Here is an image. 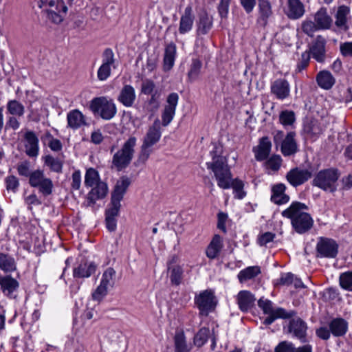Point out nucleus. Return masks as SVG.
Instances as JSON below:
<instances>
[{"label":"nucleus","mask_w":352,"mask_h":352,"mask_svg":"<svg viewBox=\"0 0 352 352\" xmlns=\"http://www.w3.org/2000/svg\"><path fill=\"white\" fill-rule=\"evenodd\" d=\"M223 239L219 234H215L207 247L206 254L208 258L214 259L218 256L222 248Z\"/></svg>","instance_id":"7c9ffc66"},{"label":"nucleus","mask_w":352,"mask_h":352,"mask_svg":"<svg viewBox=\"0 0 352 352\" xmlns=\"http://www.w3.org/2000/svg\"><path fill=\"white\" fill-rule=\"evenodd\" d=\"M178 100L179 96L177 93H171L168 96L166 104L162 114V124L163 126H168L173 120L175 115Z\"/></svg>","instance_id":"ddd939ff"},{"label":"nucleus","mask_w":352,"mask_h":352,"mask_svg":"<svg viewBox=\"0 0 352 352\" xmlns=\"http://www.w3.org/2000/svg\"><path fill=\"white\" fill-rule=\"evenodd\" d=\"M286 186L280 183L272 186L271 201L278 205L287 203L289 201V195L285 194Z\"/></svg>","instance_id":"c85d7f7f"},{"label":"nucleus","mask_w":352,"mask_h":352,"mask_svg":"<svg viewBox=\"0 0 352 352\" xmlns=\"http://www.w3.org/2000/svg\"><path fill=\"white\" fill-rule=\"evenodd\" d=\"M329 329L334 336H342L344 335L347 331L348 323L342 318H335L330 322Z\"/></svg>","instance_id":"c9c22d12"},{"label":"nucleus","mask_w":352,"mask_h":352,"mask_svg":"<svg viewBox=\"0 0 352 352\" xmlns=\"http://www.w3.org/2000/svg\"><path fill=\"white\" fill-rule=\"evenodd\" d=\"M271 93L278 100L287 98L290 94V85L288 81L283 78H278L271 84Z\"/></svg>","instance_id":"f3484780"},{"label":"nucleus","mask_w":352,"mask_h":352,"mask_svg":"<svg viewBox=\"0 0 352 352\" xmlns=\"http://www.w3.org/2000/svg\"><path fill=\"white\" fill-rule=\"evenodd\" d=\"M314 22L319 30H328L332 24V19L324 8L319 9L314 14Z\"/></svg>","instance_id":"c756f323"},{"label":"nucleus","mask_w":352,"mask_h":352,"mask_svg":"<svg viewBox=\"0 0 352 352\" xmlns=\"http://www.w3.org/2000/svg\"><path fill=\"white\" fill-rule=\"evenodd\" d=\"M100 180L99 173L94 168H89L87 170L85 175V186L87 188L93 187Z\"/></svg>","instance_id":"79ce46f5"},{"label":"nucleus","mask_w":352,"mask_h":352,"mask_svg":"<svg viewBox=\"0 0 352 352\" xmlns=\"http://www.w3.org/2000/svg\"><path fill=\"white\" fill-rule=\"evenodd\" d=\"M195 21V15L193 14L192 8L188 5L182 14L179 21V26L178 31L180 34H185L190 32L192 30Z\"/></svg>","instance_id":"dca6fc26"},{"label":"nucleus","mask_w":352,"mask_h":352,"mask_svg":"<svg viewBox=\"0 0 352 352\" xmlns=\"http://www.w3.org/2000/svg\"><path fill=\"white\" fill-rule=\"evenodd\" d=\"M0 269L5 272H11L16 270V263L11 256L0 253Z\"/></svg>","instance_id":"ea45409f"},{"label":"nucleus","mask_w":352,"mask_h":352,"mask_svg":"<svg viewBox=\"0 0 352 352\" xmlns=\"http://www.w3.org/2000/svg\"><path fill=\"white\" fill-rule=\"evenodd\" d=\"M258 16L257 23L262 27H265L268 21L273 16L272 6L269 0L258 1Z\"/></svg>","instance_id":"a211bd4d"},{"label":"nucleus","mask_w":352,"mask_h":352,"mask_svg":"<svg viewBox=\"0 0 352 352\" xmlns=\"http://www.w3.org/2000/svg\"><path fill=\"white\" fill-rule=\"evenodd\" d=\"M294 137L295 133L289 132L282 142L280 151L285 157L293 155L298 151V146Z\"/></svg>","instance_id":"a878e982"},{"label":"nucleus","mask_w":352,"mask_h":352,"mask_svg":"<svg viewBox=\"0 0 352 352\" xmlns=\"http://www.w3.org/2000/svg\"><path fill=\"white\" fill-rule=\"evenodd\" d=\"M175 352H189L190 347L187 344L184 331L176 332L174 337Z\"/></svg>","instance_id":"4c0bfd02"},{"label":"nucleus","mask_w":352,"mask_h":352,"mask_svg":"<svg viewBox=\"0 0 352 352\" xmlns=\"http://www.w3.org/2000/svg\"><path fill=\"white\" fill-rule=\"evenodd\" d=\"M105 66L111 67L116 69L118 67V62L115 58V54L111 48H106L102 54V64Z\"/></svg>","instance_id":"c03bdc74"},{"label":"nucleus","mask_w":352,"mask_h":352,"mask_svg":"<svg viewBox=\"0 0 352 352\" xmlns=\"http://www.w3.org/2000/svg\"><path fill=\"white\" fill-rule=\"evenodd\" d=\"M136 99L135 90L131 85H125L120 90L118 101L125 107H131Z\"/></svg>","instance_id":"412c9836"},{"label":"nucleus","mask_w":352,"mask_h":352,"mask_svg":"<svg viewBox=\"0 0 352 352\" xmlns=\"http://www.w3.org/2000/svg\"><path fill=\"white\" fill-rule=\"evenodd\" d=\"M121 207L120 201L111 199L109 207L106 210L105 217L116 218Z\"/></svg>","instance_id":"8fccbe9b"},{"label":"nucleus","mask_w":352,"mask_h":352,"mask_svg":"<svg viewBox=\"0 0 352 352\" xmlns=\"http://www.w3.org/2000/svg\"><path fill=\"white\" fill-rule=\"evenodd\" d=\"M223 148L221 145L215 144L210 155L212 161L206 162L208 169L214 173L217 182V186L222 189L233 188L234 197L241 199L246 195L243 190V182L237 178L233 179L230 168L228 164V159L222 155Z\"/></svg>","instance_id":"f257e3e1"},{"label":"nucleus","mask_w":352,"mask_h":352,"mask_svg":"<svg viewBox=\"0 0 352 352\" xmlns=\"http://www.w3.org/2000/svg\"><path fill=\"white\" fill-rule=\"evenodd\" d=\"M91 188V190L87 194L89 204H94L96 201L104 199L109 190L108 186L104 182H99Z\"/></svg>","instance_id":"4be33fe9"},{"label":"nucleus","mask_w":352,"mask_h":352,"mask_svg":"<svg viewBox=\"0 0 352 352\" xmlns=\"http://www.w3.org/2000/svg\"><path fill=\"white\" fill-rule=\"evenodd\" d=\"M19 287V282L10 275L0 274V289L5 296L15 298Z\"/></svg>","instance_id":"4468645a"},{"label":"nucleus","mask_w":352,"mask_h":352,"mask_svg":"<svg viewBox=\"0 0 352 352\" xmlns=\"http://www.w3.org/2000/svg\"><path fill=\"white\" fill-rule=\"evenodd\" d=\"M340 286L349 291H352V272L342 273L340 276Z\"/></svg>","instance_id":"3c124183"},{"label":"nucleus","mask_w":352,"mask_h":352,"mask_svg":"<svg viewBox=\"0 0 352 352\" xmlns=\"http://www.w3.org/2000/svg\"><path fill=\"white\" fill-rule=\"evenodd\" d=\"M137 138L131 136L124 142L121 148L116 152L112 157V166L120 171L126 168L131 162L135 153Z\"/></svg>","instance_id":"20e7f679"},{"label":"nucleus","mask_w":352,"mask_h":352,"mask_svg":"<svg viewBox=\"0 0 352 352\" xmlns=\"http://www.w3.org/2000/svg\"><path fill=\"white\" fill-rule=\"evenodd\" d=\"M195 303L199 310L200 314L207 316L216 305L214 292L210 289L201 292L195 296Z\"/></svg>","instance_id":"9d476101"},{"label":"nucleus","mask_w":352,"mask_h":352,"mask_svg":"<svg viewBox=\"0 0 352 352\" xmlns=\"http://www.w3.org/2000/svg\"><path fill=\"white\" fill-rule=\"evenodd\" d=\"M7 110L12 116L21 117L24 114L25 107L18 100H11L7 103Z\"/></svg>","instance_id":"37998d69"},{"label":"nucleus","mask_w":352,"mask_h":352,"mask_svg":"<svg viewBox=\"0 0 352 352\" xmlns=\"http://www.w3.org/2000/svg\"><path fill=\"white\" fill-rule=\"evenodd\" d=\"M67 121L68 127L74 130L87 125L85 116L78 109L70 111L67 115Z\"/></svg>","instance_id":"cd10ccee"},{"label":"nucleus","mask_w":352,"mask_h":352,"mask_svg":"<svg viewBox=\"0 0 352 352\" xmlns=\"http://www.w3.org/2000/svg\"><path fill=\"white\" fill-rule=\"evenodd\" d=\"M256 301L254 295L250 291L241 290L236 296V302L241 311L247 312L252 309Z\"/></svg>","instance_id":"aec40b11"},{"label":"nucleus","mask_w":352,"mask_h":352,"mask_svg":"<svg viewBox=\"0 0 352 352\" xmlns=\"http://www.w3.org/2000/svg\"><path fill=\"white\" fill-rule=\"evenodd\" d=\"M6 184L8 190L15 192L19 186V182L15 176L11 175L6 178Z\"/></svg>","instance_id":"338daca9"},{"label":"nucleus","mask_w":352,"mask_h":352,"mask_svg":"<svg viewBox=\"0 0 352 352\" xmlns=\"http://www.w3.org/2000/svg\"><path fill=\"white\" fill-rule=\"evenodd\" d=\"M130 184L131 181L126 177H122L118 180L112 192L111 199L121 201Z\"/></svg>","instance_id":"2f4dec72"},{"label":"nucleus","mask_w":352,"mask_h":352,"mask_svg":"<svg viewBox=\"0 0 352 352\" xmlns=\"http://www.w3.org/2000/svg\"><path fill=\"white\" fill-rule=\"evenodd\" d=\"M312 177V172L307 168L296 167L286 174L287 181L294 187L300 186Z\"/></svg>","instance_id":"f8f14e48"},{"label":"nucleus","mask_w":352,"mask_h":352,"mask_svg":"<svg viewBox=\"0 0 352 352\" xmlns=\"http://www.w3.org/2000/svg\"><path fill=\"white\" fill-rule=\"evenodd\" d=\"M111 67L101 65L97 71V78L100 81H104L111 76Z\"/></svg>","instance_id":"e2e57ef3"},{"label":"nucleus","mask_w":352,"mask_h":352,"mask_svg":"<svg viewBox=\"0 0 352 352\" xmlns=\"http://www.w3.org/2000/svg\"><path fill=\"white\" fill-rule=\"evenodd\" d=\"M46 12L47 19L55 24L60 23L66 15V13L55 12L53 10H46Z\"/></svg>","instance_id":"052dcab7"},{"label":"nucleus","mask_w":352,"mask_h":352,"mask_svg":"<svg viewBox=\"0 0 352 352\" xmlns=\"http://www.w3.org/2000/svg\"><path fill=\"white\" fill-rule=\"evenodd\" d=\"M90 109L95 116L105 120L112 119L117 113L113 100L105 96L93 98L90 102Z\"/></svg>","instance_id":"0eeeda50"},{"label":"nucleus","mask_w":352,"mask_h":352,"mask_svg":"<svg viewBox=\"0 0 352 352\" xmlns=\"http://www.w3.org/2000/svg\"><path fill=\"white\" fill-rule=\"evenodd\" d=\"M212 25V19L207 14H204L199 19L197 31L199 34H206L211 29Z\"/></svg>","instance_id":"49530a36"},{"label":"nucleus","mask_w":352,"mask_h":352,"mask_svg":"<svg viewBox=\"0 0 352 352\" xmlns=\"http://www.w3.org/2000/svg\"><path fill=\"white\" fill-rule=\"evenodd\" d=\"M168 271L170 272V280L173 285H179L182 283L184 275V269L181 265H169Z\"/></svg>","instance_id":"58836bf2"},{"label":"nucleus","mask_w":352,"mask_h":352,"mask_svg":"<svg viewBox=\"0 0 352 352\" xmlns=\"http://www.w3.org/2000/svg\"><path fill=\"white\" fill-rule=\"evenodd\" d=\"M96 265L92 261H81L73 269V276L77 278H88L96 272Z\"/></svg>","instance_id":"6ab92c4d"},{"label":"nucleus","mask_w":352,"mask_h":352,"mask_svg":"<svg viewBox=\"0 0 352 352\" xmlns=\"http://www.w3.org/2000/svg\"><path fill=\"white\" fill-rule=\"evenodd\" d=\"M29 184L32 187L36 188L43 196L50 195L54 189V184L51 179L45 177L44 172L35 170L30 175Z\"/></svg>","instance_id":"6e6552de"},{"label":"nucleus","mask_w":352,"mask_h":352,"mask_svg":"<svg viewBox=\"0 0 352 352\" xmlns=\"http://www.w3.org/2000/svg\"><path fill=\"white\" fill-rule=\"evenodd\" d=\"M230 2L231 0H220L217 10L221 18L226 19L228 17Z\"/></svg>","instance_id":"680f3d73"},{"label":"nucleus","mask_w":352,"mask_h":352,"mask_svg":"<svg viewBox=\"0 0 352 352\" xmlns=\"http://www.w3.org/2000/svg\"><path fill=\"white\" fill-rule=\"evenodd\" d=\"M260 274H261L260 267H258L257 265L250 266V267H248L241 270L237 275V278L239 279V281L241 283H243L248 280L254 278Z\"/></svg>","instance_id":"e433bc0d"},{"label":"nucleus","mask_w":352,"mask_h":352,"mask_svg":"<svg viewBox=\"0 0 352 352\" xmlns=\"http://www.w3.org/2000/svg\"><path fill=\"white\" fill-rule=\"evenodd\" d=\"M177 48L175 44L170 43L165 47L164 56V69L170 70L174 65L176 58Z\"/></svg>","instance_id":"72a5a7b5"},{"label":"nucleus","mask_w":352,"mask_h":352,"mask_svg":"<svg viewBox=\"0 0 352 352\" xmlns=\"http://www.w3.org/2000/svg\"><path fill=\"white\" fill-rule=\"evenodd\" d=\"M258 306L263 310L265 314L268 315L264 320V324L266 325L271 324L278 318L289 319L296 314V312L294 310L287 311L282 307L274 309L273 302L263 297L258 300Z\"/></svg>","instance_id":"423d86ee"},{"label":"nucleus","mask_w":352,"mask_h":352,"mask_svg":"<svg viewBox=\"0 0 352 352\" xmlns=\"http://www.w3.org/2000/svg\"><path fill=\"white\" fill-rule=\"evenodd\" d=\"M308 206L300 201H293L290 206L282 211L281 215L290 219L294 230L298 234L308 232L314 225V219L307 212Z\"/></svg>","instance_id":"f03ea898"},{"label":"nucleus","mask_w":352,"mask_h":352,"mask_svg":"<svg viewBox=\"0 0 352 352\" xmlns=\"http://www.w3.org/2000/svg\"><path fill=\"white\" fill-rule=\"evenodd\" d=\"M201 67V62L198 59H192L190 69L188 72V78L195 80L199 76Z\"/></svg>","instance_id":"603ef678"},{"label":"nucleus","mask_w":352,"mask_h":352,"mask_svg":"<svg viewBox=\"0 0 352 352\" xmlns=\"http://www.w3.org/2000/svg\"><path fill=\"white\" fill-rule=\"evenodd\" d=\"M350 13V9L346 6H340L338 8L335 14V24L340 30H346L348 16Z\"/></svg>","instance_id":"473e14b6"},{"label":"nucleus","mask_w":352,"mask_h":352,"mask_svg":"<svg viewBox=\"0 0 352 352\" xmlns=\"http://www.w3.org/2000/svg\"><path fill=\"white\" fill-rule=\"evenodd\" d=\"M294 274L291 272L280 274V278L276 280V285L292 286Z\"/></svg>","instance_id":"13d9d810"},{"label":"nucleus","mask_w":352,"mask_h":352,"mask_svg":"<svg viewBox=\"0 0 352 352\" xmlns=\"http://www.w3.org/2000/svg\"><path fill=\"white\" fill-rule=\"evenodd\" d=\"M116 271L112 267H108L102 274L100 283L106 287H112L115 283Z\"/></svg>","instance_id":"a18cd8bd"},{"label":"nucleus","mask_w":352,"mask_h":352,"mask_svg":"<svg viewBox=\"0 0 352 352\" xmlns=\"http://www.w3.org/2000/svg\"><path fill=\"white\" fill-rule=\"evenodd\" d=\"M24 152L30 158H36L39 155V140L33 131L28 130L23 135Z\"/></svg>","instance_id":"9b49d317"},{"label":"nucleus","mask_w":352,"mask_h":352,"mask_svg":"<svg viewBox=\"0 0 352 352\" xmlns=\"http://www.w3.org/2000/svg\"><path fill=\"white\" fill-rule=\"evenodd\" d=\"M340 173L336 168H327L320 170L314 177L312 185L324 191L334 192L337 190V182Z\"/></svg>","instance_id":"39448f33"},{"label":"nucleus","mask_w":352,"mask_h":352,"mask_svg":"<svg viewBox=\"0 0 352 352\" xmlns=\"http://www.w3.org/2000/svg\"><path fill=\"white\" fill-rule=\"evenodd\" d=\"M316 81L318 86L325 90L330 89L335 84L336 80L329 71L323 70L318 73Z\"/></svg>","instance_id":"f704fd0d"},{"label":"nucleus","mask_w":352,"mask_h":352,"mask_svg":"<svg viewBox=\"0 0 352 352\" xmlns=\"http://www.w3.org/2000/svg\"><path fill=\"white\" fill-rule=\"evenodd\" d=\"M321 124L317 120H307L304 123L303 133L306 138L315 140L323 132Z\"/></svg>","instance_id":"b1692460"},{"label":"nucleus","mask_w":352,"mask_h":352,"mask_svg":"<svg viewBox=\"0 0 352 352\" xmlns=\"http://www.w3.org/2000/svg\"><path fill=\"white\" fill-rule=\"evenodd\" d=\"M161 136V122L159 119H156L153 124L149 126L143 138L138 156L140 162L145 163L148 160L153 152L152 146L160 141Z\"/></svg>","instance_id":"7ed1b4c3"},{"label":"nucleus","mask_w":352,"mask_h":352,"mask_svg":"<svg viewBox=\"0 0 352 352\" xmlns=\"http://www.w3.org/2000/svg\"><path fill=\"white\" fill-rule=\"evenodd\" d=\"M311 56L308 51H305L302 53L300 58H299L296 65V71L300 72L309 65Z\"/></svg>","instance_id":"4d7b16f0"},{"label":"nucleus","mask_w":352,"mask_h":352,"mask_svg":"<svg viewBox=\"0 0 352 352\" xmlns=\"http://www.w3.org/2000/svg\"><path fill=\"white\" fill-rule=\"evenodd\" d=\"M108 287L100 283L92 294V298L94 300L100 301L107 294Z\"/></svg>","instance_id":"bf43d9fd"},{"label":"nucleus","mask_w":352,"mask_h":352,"mask_svg":"<svg viewBox=\"0 0 352 352\" xmlns=\"http://www.w3.org/2000/svg\"><path fill=\"white\" fill-rule=\"evenodd\" d=\"M288 329L289 332L293 333L294 336L305 342L307 327L302 319L298 318L291 320Z\"/></svg>","instance_id":"393cba45"},{"label":"nucleus","mask_w":352,"mask_h":352,"mask_svg":"<svg viewBox=\"0 0 352 352\" xmlns=\"http://www.w3.org/2000/svg\"><path fill=\"white\" fill-rule=\"evenodd\" d=\"M281 163L282 159L280 156L278 155H274L267 160L265 164L267 168L273 171H277L280 168Z\"/></svg>","instance_id":"5fc2aeb1"},{"label":"nucleus","mask_w":352,"mask_h":352,"mask_svg":"<svg viewBox=\"0 0 352 352\" xmlns=\"http://www.w3.org/2000/svg\"><path fill=\"white\" fill-rule=\"evenodd\" d=\"M301 28L305 34L311 37L313 36L315 32L320 30L316 23L310 19L303 21Z\"/></svg>","instance_id":"09e8293b"},{"label":"nucleus","mask_w":352,"mask_h":352,"mask_svg":"<svg viewBox=\"0 0 352 352\" xmlns=\"http://www.w3.org/2000/svg\"><path fill=\"white\" fill-rule=\"evenodd\" d=\"M272 142L268 137H263L260 139L257 146L253 148L255 158L257 161L266 160L271 151Z\"/></svg>","instance_id":"5701e85b"},{"label":"nucleus","mask_w":352,"mask_h":352,"mask_svg":"<svg viewBox=\"0 0 352 352\" xmlns=\"http://www.w3.org/2000/svg\"><path fill=\"white\" fill-rule=\"evenodd\" d=\"M275 352H294V346L291 342H282L276 347Z\"/></svg>","instance_id":"774afa93"},{"label":"nucleus","mask_w":352,"mask_h":352,"mask_svg":"<svg viewBox=\"0 0 352 352\" xmlns=\"http://www.w3.org/2000/svg\"><path fill=\"white\" fill-rule=\"evenodd\" d=\"M338 248L339 245L334 239L320 236L316 245V257L334 258L338 254Z\"/></svg>","instance_id":"1a4fd4ad"},{"label":"nucleus","mask_w":352,"mask_h":352,"mask_svg":"<svg viewBox=\"0 0 352 352\" xmlns=\"http://www.w3.org/2000/svg\"><path fill=\"white\" fill-rule=\"evenodd\" d=\"M326 39L321 35H318L311 43L309 50V54L318 63H323L326 58Z\"/></svg>","instance_id":"2eb2a0df"},{"label":"nucleus","mask_w":352,"mask_h":352,"mask_svg":"<svg viewBox=\"0 0 352 352\" xmlns=\"http://www.w3.org/2000/svg\"><path fill=\"white\" fill-rule=\"evenodd\" d=\"M280 122L284 126H290L295 121V115L293 111H283L279 116Z\"/></svg>","instance_id":"864d4df0"},{"label":"nucleus","mask_w":352,"mask_h":352,"mask_svg":"<svg viewBox=\"0 0 352 352\" xmlns=\"http://www.w3.org/2000/svg\"><path fill=\"white\" fill-rule=\"evenodd\" d=\"M46 10H53L55 12L67 13V7L65 3L61 0L56 1L51 6L46 8Z\"/></svg>","instance_id":"69168bd1"},{"label":"nucleus","mask_w":352,"mask_h":352,"mask_svg":"<svg viewBox=\"0 0 352 352\" xmlns=\"http://www.w3.org/2000/svg\"><path fill=\"white\" fill-rule=\"evenodd\" d=\"M44 163L51 171L57 173H62L63 162L60 159L48 155L44 157Z\"/></svg>","instance_id":"a19ab883"},{"label":"nucleus","mask_w":352,"mask_h":352,"mask_svg":"<svg viewBox=\"0 0 352 352\" xmlns=\"http://www.w3.org/2000/svg\"><path fill=\"white\" fill-rule=\"evenodd\" d=\"M305 12V6L300 0H288L286 14L290 19L301 18Z\"/></svg>","instance_id":"bb28decb"},{"label":"nucleus","mask_w":352,"mask_h":352,"mask_svg":"<svg viewBox=\"0 0 352 352\" xmlns=\"http://www.w3.org/2000/svg\"><path fill=\"white\" fill-rule=\"evenodd\" d=\"M210 333L208 328L203 327L199 329L194 337V344L198 346H202L208 340Z\"/></svg>","instance_id":"de8ad7c7"},{"label":"nucleus","mask_w":352,"mask_h":352,"mask_svg":"<svg viewBox=\"0 0 352 352\" xmlns=\"http://www.w3.org/2000/svg\"><path fill=\"white\" fill-rule=\"evenodd\" d=\"M45 138L49 141L48 146L52 151L58 152L62 150L63 145L61 142L54 138L50 132L45 133Z\"/></svg>","instance_id":"6e6d98bb"},{"label":"nucleus","mask_w":352,"mask_h":352,"mask_svg":"<svg viewBox=\"0 0 352 352\" xmlns=\"http://www.w3.org/2000/svg\"><path fill=\"white\" fill-rule=\"evenodd\" d=\"M155 85L152 80L146 79L143 80L141 86V92L144 95H151L153 93Z\"/></svg>","instance_id":"0e129e2a"}]
</instances>
